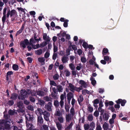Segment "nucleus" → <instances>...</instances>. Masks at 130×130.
Returning a JSON list of instances; mask_svg holds the SVG:
<instances>
[{
    "label": "nucleus",
    "mask_w": 130,
    "mask_h": 130,
    "mask_svg": "<svg viewBox=\"0 0 130 130\" xmlns=\"http://www.w3.org/2000/svg\"><path fill=\"white\" fill-rule=\"evenodd\" d=\"M6 121L0 120V130H9L10 129V125L7 124Z\"/></svg>",
    "instance_id": "1"
},
{
    "label": "nucleus",
    "mask_w": 130,
    "mask_h": 130,
    "mask_svg": "<svg viewBox=\"0 0 130 130\" xmlns=\"http://www.w3.org/2000/svg\"><path fill=\"white\" fill-rule=\"evenodd\" d=\"M29 91H30L29 90H28V92L25 90L22 89L21 91L20 92V95L18 97V99H21L22 100H24L25 99V98H26L28 94H29L30 93L31 91H30V93H29Z\"/></svg>",
    "instance_id": "2"
},
{
    "label": "nucleus",
    "mask_w": 130,
    "mask_h": 130,
    "mask_svg": "<svg viewBox=\"0 0 130 130\" xmlns=\"http://www.w3.org/2000/svg\"><path fill=\"white\" fill-rule=\"evenodd\" d=\"M109 116V113L108 112L105 111L104 112L103 114L101 115L100 116L99 119H100V121L101 122L103 121V119L104 121H107L108 119Z\"/></svg>",
    "instance_id": "3"
},
{
    "label": "nucleus",
    "mask_w": 130,
    "mask_h": 130,
    "mask_svg": "<svg viewBox=\"0 0 130 130\" xmlns=\"http://www.w3.org/2000/svg\"><path fill=\"white\" fill-rule=\"evenodd\" d=\"M17 105L19 109H18V111L20 112L23 113L24 111L23 108L24 107L22 101H20L17 103Z\"/></svg>",
    "instance_id": "4"
},
{
    "label": "nucleus",
    "mask_w": 130,
    "mask_h": 130,
    "mask_svg": "<svg viewBox=\"0 0 130 130\" xmlns=\"http://www.w3.org/2000/svg\"><path fill=\"white\" fill-rule=\"evenodd\" d=\"M68 85V87L70 88L69 90L72 92L74 93L75 90L77 92H79L78 88L74 86L71 83H69Z\"/></svg>",
    "instance_id": "5"
},
{
    "label": "nucleus",
    "mask_w": 130,
    "mask_h": 130,
    "mask_svg": "<svg viewBox=\"0 0 130 130\" xmlns=\"http://www.w3.org/2000/svg\"><path fill=\"white\" fill-rule=\"evenodd\" d=\"M29 44V42L28 40L27 39L24 40L23 41H21L20 42V46L23 48L26 47V46H27Z\"/></svg>",
    "instance_id": "6"
},
{
    "label": "nucleus",
    "mask_w": 130,
    "mask_h": 130,
    "mask_svg": "<svg viewBox=\"0 0 130 130\" xmlns=\"http://www.w3.org/2000/svg\"><path fill=\"white\" fill-rule=\"evenodd\" d=\"M43 115H44V118L45 120L47 121H48L49 120V117L50 116L49 112L46 110L44 111Z\"/></svg>",
    "instance_id": "7"
},
{
    "label": "nucleus",
    "mask_w": 130,
    "mask_h": 130,
    "mask_svg": "<svg viewBox=\"0 0 130 130\" xmlns=\"http://www.w3.org/2000/svg\"><path fill=\"white\" fill-rule=\"evenodd\" d=\"M11 11L10 17L11 18V21L13 22L15 20V15L16 12L15 10L13 9L11 10Z\"/></svg>",
    "instance_id": "8"
},
{
    "label": "nucleus",
    "mask_w": 130,
    "mask_h": 130,
    "mask_svg": "<svg viewBox=\"0 0 130 130\" xmlns=\"http://www.w3.org/2000/svg\"><path fill=\"white\" fill-rule=\"evenodd\" d=\"M64 98H65V96H64V95H63L62 93L60 96L61 100L60 102V104L61 106V108H63V106L64 102L63 101Z\"/></svg>",
    "instance_id": "9"
},
{
    "label": "nucleus",
    "mask_w": 130,
    "mask_h": 130,
    "mask_svg": "<svg viewBox=\"0 0 130 130\" xmlns=\"http://www.w3.org/2000/svg\"><path fill=\"white\" fill-rule=\"evenodd\" d=\"M79 84L81 85L80 87L82 88L83 87L85 88H86L87 86V85L86 83L84 80H81L79 81Z\"/></svg>",
    "instance_id": "10"
},
{
    "label": "nucleus",
    "mask_w": 130,
    "mask_h": 130,
    "mask_svg": "<svg viewBox=\"0 0 130 130\" xmlns=\"http://www.w3.org/2000/svg\"><path fill=\"white\" fill-rule=\"evenodd\" d=\"M118 102H119L118 104H121L122 106H124L125 104L126 103V101L125 100H122L121 99H119L117 100Z\"/></svg>",
    "instance_id": "11"
},
{
    "label": "nucleus",
    "mask_w": 130,
    "mask_h": 130,
    "mask_svg": "<svg viewBox=\"0 0 130 130\" xmlns=\"http://www.w3.org/2000/svg\"><path fill=\"white\" fill-rule=\"evenodd\" d=\"M52 103L51 102H49L47 104L45 105V107L46 109L49 111H51L52 110L51 107Z\"/></svg>",
    "instance_id": "12"
},
{
    "label": "nucleus",
    "mask_w": 130,
    "mask_h": 130,
    "mask_svg": "<svg viewBox=\"0 0 130 130\" xmlns=\"http://www.w3.org/2000/svg\"><path fill=\"white\" fill-rule=\"evenodd\" d=\"M4 117L5 119H2V120H4L6 121L7 124H10L11 123V120L9 118L8 115L4 114Z\"/></svg>",
    "instance_id": "13"
},
{
    "label": "nucleus",
    "mask_w": 130,
    "mask_h": 130,
    "mask_svg": "<svg viewBox=\"0 0 130 130\" xmlns=\"http://www.w3.org/2000/svg\"><path fill=\"white\" fill-rule=\"evenodd\" d=\"M25 26V23H24L22 24L20 29L19 30L17 31V33L15 34V36H16L19 35V34L21 33L22 32L23 30L24 29Z\"/></svg>",
    "instance_id": "14"
},
{
    "label": "nucleus",
    "mask_w": 130,
    "mask_h": 130,
    "mask_svg": "<svg viewBox=\"0 0 130 130\" xmlns=\"http://www.w3.org/2000/svg\"><path fill=\"white\" fill-rule=\"evenodd\" d=\"M69 58L66 55H64L63 57L62 58L61 61L63 63H65L66 62H67Z\"/></svg>",
    "instance_id": "15"
},
{
    "label": "nucleus",
    "mask_w": 130,
    "mask_h": 130,
    "mask_svg": "<svg viewBox=\"0 0 130 130\" xmlns=\"http://www.w3.org/2000/svg\"><path fill=\"white\" fill-rule=\"evenodd\" d=\"M43 38L44 40L47 42H49L50 40L49 37L47 36V34L46 33L43 34Z\"/></svg>",
    "instance_id": "16"
},
{
    "label": "nucleus",
    "mask_w": 130,
    "mask_h": 130,
    "mask_svg": "<svg viewBox=\"0 0 130 130\" xmlns=\"http://www.w3.org/2000/svg\"><path fill=\"white\" fill-rule=\"evenodd\" d=\"M54 115L56 116L59 117L62 115V113L60 111L59 109V108H57L56 109Z\"/></svg>",
    "instance_id": "17"
},
{
    "label": "nucleus",
    "mask_w": 130,
    "mask_h": 130,
    "mask_svg": "<svg viewBox=\"0 0 130 130\" xmlns=\"http://www.w3.org/2000/svg\"><path fill=\"white\" fill-rule=\"evenodd\" d=\"M18 95L15 93H12L11 95L10 99H12L13 100H16L17 98Z\"/></svg>",
    "instance_id": "18"
},
{
    "label": "nucleus",
    "mask_w": 130,
    "mask_h": 130,
    "mask_svg": "<svg viewBox=\"0 0 130 130\" xmlns=\"http://www.w3.org/2000/svg\"><path fill=\"white\" fill-rule=\"evenodd\" d=\"M72 92H69L67 94V99H71L73 98L74 94Z\"/></svg>",
    "instance_id": "19"
},
{
    "label": "nucleus",
    "mask_w": 130,
    "mask_h": 130,
    "mask_svg": "<svg viewBox=\"0 0 130 130\" xmlns=\"http://www.w3.org/2000/svg\"><path fill=\"white\" fill-rule=\"evenodd\" d=\"M54 104L56 109L58 108V107L59 105L60 102L57 100H55L54 101Z\"/></svg>",
    "instance_id": "20"
},
{
    "label": "nucleus",
    "mask_w": 130,
    "mask_h": 130,
    "mask_svg": "<svg viewBox=\"0 0 130 130\" xmlns=\"http://www.w3.org/2000/svg\"><path fill=\"white\" fill-rule=\"evenodd\" d=\"M37 95L40 96H43L45 95V93L43 91L39 90L37 92Z\"/></svg>",
    "instance_id": "21"
},
{
    "label": "nucleus",
    "mask_w": 130,
    "mask_h": 130,
    "mask_svg": "<svg viewBox=\"0 0 130 130\" xmlns=\"http://www.w3.org/2000/svg\"><path fill=\"white\" fill-rule=\"evenodd\" d=\"M35 54L40 55H41L42 53V49H40L37 50H35Z\"/></svg>",
    "instance_id": "22"
},
{
    "label": "nucleus",
    "mask_w": 130,
    "mask_h": 130,
    "mask_svg": "<svg viewBox=\"0 0 130 130\" xmlns=\"http://www.w3.org/2000/svg\"><path fill=\"white\" fill-rule=\"evenodd\" d=\"M94 78L92 77H91L90 78V80L91 81V83L94 86L96 84V81L95 80Z\"/></svg>",
    "instance_id": "23"
},
{
    "label": "nucleus",
    "mask_w": 130,
    "mask_h": 130,
    "mask_svg": "<svg viewBox=\"0 0 130 130\" xmlns=\"http://www.w3.org/2000/svg\"><path fill=\"white\" fill-rule=\"evenodd\" d=\"M38 122L40 124L43 123V119L41 116H39L38 117Z\"/></svg>",
    "instance_id": "24"
},
{
    "label": "nucleus",
    "mask_w": 130,
    "mask_h": 130,
    "mask_svg": "<svg viewBox=\"0 0 130 130\" xmlns=\"http://www.w3.org/2000/svg\"><path fill=\"white\" fill-rule=\"evenodd\" d=\"M15 113H16L17 112H15V110L14 109H13V110L9 109L8 111V114L10 115H14Z\"/></svg>",
    "instance_id": "25"
},
{
    "label": "nucleus",
    "mask_w": 130,
    "mask_h": 130,
    "mask_svg": "<svg viewBox=\"0 0 130 130\" xmlns=\"http://www.w3.org/2000/svg\"><path fill=\"white\" fill-rule=\"evenodd\" d=\"M56 125L58 130H61L62 128V125L59 122H56Z\"/></svg>",
    "instance_id": "26"
},
{
    "label": "nucleus",
    "mask_w": 130,
    "mask_h": 130,
    "mask_svg": "<svg viewBox=\"0 0 130 130\" xmlns=\"http://www.w3.org/2000/svg\"><path fill=\"white\" fill-rule=\"evenodd\" d=\"M108 52V50L107 48H104L102 51V54L103 56H104Z\"/></svg>",
    "instance_id": "27"
},
{
    "label": "nucleus",
    "mask_w": 130,
    "mask_h": 130,
    "mask_svg": "<svg viewBox=\"0 0 130 130\" xmlns=\"http://www.w3.org/2000/svg\"><path fill=\"white\" fill-rule=\"evenodd\" d=\"M71 116L70 114H68L66 116V120L67 122H69L71 119Z\"/></svg>",
    "instance_id": "28"
},
{
    "label": "nucleus",
    "mask_w": 130,
    "mask_h": 130,
    "mask_svg": "<svg viewBox=\"0 0 130 130\" xmlns=\"http://www.w3.org/2000/svg\"><path fill=\"white\" fill-rule=\"evenodd\" d=\"M113 102L112 101H110L109 102H106L105 103V106L106 107H108L109 106V105L110 106L113 105Z\"/></svg>",
    "instance_id": "29"
},
{
    "label": "nucleus",
    "mask_w": 130,
    "mask_h": 130,
    "mask_svg": "<svg viewBox=\"0 0 130 130\" xmlns=\"http://www.w3.org/2000/svg\"><path fill=\"white\" fill-rule=\"evenodd\" d=\"M45 103V102L42 100H38V103L41 106H43Z\"/></svg>",
    "instance_id": "30"
},
{
    "label": "nucleus",
    "mask_w": 130,
    "mask_h": 130,
    "mask_svg": "<svg viewBox=\"0 0 130 130\" xmlns=\"http://www.w3.org/2000/svg\"><path fill=\"white\" fill-rule=\"evenodd\" d=\"M26 124L27 127L28 129L31 130L32 129L33 125L32 124L27 123H26Z\"/></svg>",
    "instance_id": "31"
},
{
    "label": "nucleus",
    "mask_w": 130,
    "mask_h": 130,
    "mask_svg": "<svg viewBox=\"0 0 130 130\" xmlns=\"http://www.w3.org/2000/svg\"><path fill=\"white\" fill-rule=\"evenodd\" d=\"M98 111L100 112V115H102L105 112V110L103 109L101 107H99L98 108Z\"/></svg>",
    "instance_id": "32"
},
{
    "label": "nucleus",
    "mask_w": 130,
    "mask_h": 130,
    "mask_svg": "<svg viewBox=\"0 0 130 130\" xmlns=\"http://www.w3.org/2000/svg\"><path fill=\"white\" fill-rule=\"evenodd\" d=\"M12 67L13 69L15 71H17L19 69V66L15 64H13Z\"/></svg>",
    "instance_id": "33"
},
{
    "label": "nucleus",
    "mask_w": 130,
    "mask_h": 130,
    "mask_svg": "<svg viewBox=\"0 0 130 130\" xmlns=\"http://www.w3.org/2000/svg\"><path fill=\"white\" fill-rule=\"evenodd\" d=\"M57 87V89L58 91L60 92H62V90L63 89V88L62 86L60 85H58L56 86Z\"/></svg>",
    "instance_id": "34"
},
{
    "label": "nucleus",
    "mask_w": 130,
    "mask_h": 130,
    "mask_svg": "<svg viewBox=\"0 0 130 130\" xmlns=\"http://www.w3.org/2000/svg\"><path fill=\"white\" fill-rule=\"evenodd\" d=\"M36 41L34 39L33 37L31 38L30 39L29 42V44L31 45L35 43Z\"/></svg>",
    "instance_id": "35"
},
{
    "label": "nucleus",
    "mask_w": 130,
    "mask_h": 130,
    "mask_svg": "<svg viewBox=\"0 0 130 130\" xmlns=\"http://www.w3.org/2000/svg\"><path fill=\"white\" fill-rule=\"evenodd\" d=\"M87 119L89 121H92L93 119V117L92 114H89L88 116Z\"/></svg>",
    "instance_id": "36"
},
{
    "label": "nucleus",
    "mask_w": 130,
    "mask_h": 130,
    "mask_svg": "<svg viewBox=\"0 0 130 130\" xmlns=\"http://www.w3.org/2000/svg\"><path fill=\"white\" fill-rule=\"evenodd\" d=\"M58 119L60 123H62L63 122V117L62 116V115L61 116H59L58 118Z\"/></svg>",
    "instance_id": "37"
},
{
    "label": "nucleus",
    "mask_w": 130,
    "mask_h": 130,
    "mask_svg": "<svg viewBox=\"0 0 130 130\" xmlns=\"http://www.w3.org/2000/svg\"><path fill=\"white\" fill-rule=\"evenodd\" d=\"M79 99H78V100L79 104L80 105V103L82 102L84 100V98L83 96L81 95L79 96Z\"/></svg>",
    "instance_id": "38"
},
{
    "label": "nucleus",
    "mask_w": 130,
    "mask_h": 130,
    "mask_svg": "<svg viewBox=\"0 0 130 130\" xmlns=\"http://www.w3.org/2000/svg\"><path fill=\"white\" fill-rule=\"evenodd\" d=\"M7 103L9 106H11L14 104V102L13 100H9Z\"/></svg>",
    "instance_id": "39"
},
{
    "label": "nucleus",
    "mask_w": 130,
    "mask_h": 130,
    "mask_svg": "<svg viewBox=\"0 0 130 130\" xmlns=\"http://www.w3.org/2000/svg\"><path fill=\"white\" fill-rule=\"evenodd\" d=\"M73 125L72 122H71L69 125L65 128L66 130H70L72 128V126Z\"/></svg>",
    "instance_id": "40"
},
{
    "label": "nucleus",
    "mask_w": 130,
    "mask_h": 130,
    "mask_svg": "<svg viewBox=\"0 0 130 130\" xmlns=\"http://www.w3.org/2000/svg\"><path fill=\"white\" fill-rule=\"evenodd\" d=\"M42 129L43 130H48V127L46 125H43L42 127Z\"/></svg>",
    "instance_id": "41"
},
{
    "label": "nucleus",
    "mask_w": 130,
    "mask_h": 130,
    "mask_svg": "<svg viewBox=\"0 0 130 130\" xmlns=\"http://www.w3.org/2000/svg\"><path fill=\"white\" fill-rule=\"evenodd\" d=\"M50 85H51L57 86V85L56 83L53 80H50Z\"/></svg>",
    "instance_id": "42"
},
{
    "label": "nucleus",
    "mask_w": 130,
    "mask_h": 130,
    "mask_svg": "<svg viewBox=\"0 0 130 130\" xmlns=\"http://www.w3.org/2000/svg\"><path fill=\"white\" fill-rule=\"evenodd\" d=\"M88 110L90 112H92L93 110V108L91 106V105L90 104L88 105Z\"/></svg>",
    "instance_id": "43"
},
{
    "label": "nucleus",
    "mask_w": 130,
    "mask_h": 130,
    "mask_svg": "<svg viewBox=\"0 0 130 130\" xmlns=\"http://www.w3.org/2000/svg\"><path fill=\"white\" fill-rule=\"evenodd\" d=\"M64 72L65 73V75L66 76L68 77L70 75V72L68 70H66L64 71Z\"/></svg>",
    "instance_id": "44"
},
{
    "label": "nucleus",
    "mask_w": 130,
    "mask_h": 130,
    "mask_svg": "<svg viewBox=\"0 0 130 130\" xmlns=\"http://www.w3.org/2000/svg\"><path fill=\"white\" fill-rule=\"evenodd\" d=\"M45 59L44 57H39L38 58V61L40 62H43L45 61Z\"/></svg>",
    "instance_id": "45"
},
{
    "label": "nucleus",
    "mask_w": 130,
    "mask_h": 130,
    "mask_svg": "<svg viewBox=\"0 0 130 130\" xmlns=\"http://www.w3.org/2000/svg\"><path fill=\"white\" fill-rule=\"evenodd\" d=\"M6 19V15H3V16L2 18V21L3 25L5 22Z\"/></svg>",
    "instance_id": "46"
},
{
    "label": "nucleus",
    "mask_w": 130,
    "mask_h": 130,
    "mask_svg": "<svg viewBox=\"0 0 130 130\" xmlns=\"http://www.w3.org/2000/svg\"><path fill=\"white\" fill-rule=\"evenodd\" d=\"M69 22V20L67 19H66L65 20L63 24V25L65 27H67L68 26V23Z\"/></svg>",
    "instance_id": "47"
},
{
    "label": "nucleus",
    "mask_w": 130,
    "mask_h": 130,
    "mask_svg": "<svg viewBox=\"0 0 130 130\" xmlns=\"http://www.w3.org/2000/svg\"><path fill=\"white\" fill-rule=\"evenodd\" d=\"M59 75L58 74H56L53 75V77L54 80H57L59 78Z\"/></svg>",
    "instance_id": "48"
},
{
    "label": "nucleus",
    "mask_w": 130,
    "mask_h": 130,
    "mask_svg": "<svg viewBox=\"0 0 130 130\" xmlns=\"http://www.w3.org/2000/svg\"><path fill=\"white\" fill-rule=\"evenodd\" d=\"M82 46L85 48H88V44L87 43H86V42H83Z\"/></svg>",
    "instance_id": "49"
},
{
    "label": "nucleus",
    "mask_w": 130,
    "mask_h": 130,
    "mask_svg": "<svg viewBox=\"0 0 130 130\" xmlns=\"http://www.w3.org/2000/svg\"><path fill=\"white\" fill-rule=\"evenodd\" d=\"M56 93H51V94L52 97L55 99H58V97L57 95L55 94Z\"/></svg>",
    "instance_id": "50"
},
{
    "label": "nucleus",
    "mask_w": 130,
    "mask_h": 130,
    "mask_svg": "<svg viewBox=\"0 0 130 130\" xmlns=\"http://www.w3.org/2000/svg\"><path fill=\"white\" fill-rule=\"evenodd\" d=\"M84 127L85 130H88L90 127L89 125L88 124H85L84 125Z\"/></svg>",
    "instance_id": "51"
},
{
    "label": "nucleus",
    "mask_w": 130,
    "mask_h": 130,
    "mask_svg": "<svg viewBox=\"0 0 130 130\" xmlns=\"http://www.w3.org/2000/svg\"><path fill=\"white\" fill-rule=\"evenodd\" d=\"M90 126L91 127L90 128H92L93 129L95 127V124L93 122H92L90 124Z\"/></svg>",
    "instance_id": "52"
},
{
    "label": "nucleus",
    "mask_w": 130,
    "mask_h": 130,
    "mask_svg": "<svg viewBox=\"0 0 130 130\" xmlns=\"http://www.w3.org/2000/svg\"><path fill=\"white\" fill-rule=\"evenodd\" d=\"M103 127L104 129H107L108 128V124L105 123L103 125Z\"/></svg>",
    "instance_id": "53"
},
{
    "label": "nucleus",
    "mask_w": 130,
    "mask_h": 130,
    "mask_svg": "<svg viewBox=\"0 0 130 130\" xmlns=\"http://www.w3.org/2000/svg\"><path fill=\"white\" fill-rule=\"evenodd\" d=\"M80 60L81 62L84 63H85L87 61L86 58L84 57H81Z\"/></svg>",
    "instance_id": "54"
},
{
    "label": "nucleus",
    "mask_w": 130,
    "mask_h": 130,
    "mask_svg": "<svg viewBox=\"0 0 130 130\" xmlns=\"http://www.w3.org/2000/svg\"><path fill=\"white\" fill-rule=\"evenodd\" d=\"M117 101V100L116 101V103L117 104L115 105L114 107L116 108L119 109L120 108V104H118V103H119V102Z\"/></svg>",
    "instance_id": "55"
},
{
    "label": "nucleus",
    "mask_w": 130,
    "mask_h": 130,
    "mask_svg": "<svg viewBox=\"0 0 130 130\" xmlns=\"http://www.w3.org/2000/svg\"><path fill=\"white\" fill-rule=\"evenodd\" d=\"M37 111L39 112L40 116H41L43 114V111L42 110L39 108H38L37 109Z\"/></svg>",
    "instance_id": "56"
},
{
    "label": "nucleus",
    "mask_w": 130,
    "mask_h": 130,
    "mask_svg": "<svg viewBox=\"0 0 130 130\" xmlns=\"http://www.w3.org/2000/svg\"><path fill=\"white\" fill-rule=\"evenodd\" d=\"M69 66L71 70H74L75 69V67L74 65L72 63L69 64Z\"/></svg>",
    "instance_id": "57"
},
{
    "label": "nucleus",
    "mask_w": 130,
    "mask_h": 130,
    "mask_svg": "<svg viewBox=\"0 0 130 130\" xmlns=\"http://www.w3.org/2000/svg\"><path fill=\"white\" fill-rule=\"evenodd\" d=\"M69 108L70 107L68 105H65V109L66 110V111L67 112H69Z\"/></svg>",
    "instance_id": "58"
},
{
    "label": "nucleus",
    "mask_w": 130,
    "mask_h": 130,
    "mask_svg": "<svg viewBox=\"0 0 130 130\" xmlns=\"http://www.w3.org/2000/svg\"><path fill=\"white\" fill-rule=\"evenodd\" d=\"M17 9L19 11H21V12H24V14L25 13V12L24 11V10L21 7H18L17 8Z\"/></svg>",
    "instance_id": "59"
},
{
    "label": "nucleus",
    "mask_w": 130,
    "mask_h": 130,
    "mask_svg": "<svg viewBox=\"0 0 130 130\" xmlns=\"http://www.w3.org/2000/svg\"><path fill=\"white\" fill-rule=\"evenodd\" d=\"M93 115L96 117H98L99 115V111L97 110L95 111Z\"/></svg>",
    "instance_id": "60"
},
{
    "label": "nucleus",
    "mask_w": 130,
    "mask_h": 130,
    "mask_svg": "<svg viewBox=\"0 0 130 130\" xmlns=\"http://www.w3.org/2000/svg\"><path fill=\"white\" fill-rule=\"evenodd\" d=\"M50 55V53L48 52L47 51L45 53L44 55V57L46 58H48Z\"/></svg>",
    "instance_id": "61"
},
{
    "label": "nucleus",
    "mask_w": 130,
    "mask_h": 130,
    "mask_svg": "<svg viewBox=\"0 0 130 130\" xmlns=\"http://www.w3.org/2000/svg\"><path fill=\"white\" fill-rule=\"evenodd\" d=\"M57 53H54L52 57L53 59L55 60L56 58L57 57Z\"/></svg>",
    "instance_id": "62"
},
{
    "label": "nucleus",
    "mask_w": 130,
    "mask_h": 130,
    "mask_svg": "<svg viewBox=\"0 0 130 130\" xmlns=\"http://www.w3.org/2000/svg\"><path fill=\"white\" fill-rule=\"evenodd\" d=\"M96 130H102V128L100 125H96Z\"/></svg>",
    "instance_id": "63"
},
{
    "label": "nucleus",
    "mask_w": 130,
    "mask_h": 130,
    "mask_svg": "<svg viewBox=\"0 0 130 130\" xmlns=\"http://www.w3.org/2000/svg\"><path fill=\"white\" fill-rule=\"evenodd\" d=\"M27 108L28 110L31 111H32L34 110L33 107L31 105H28Z\"/></svg>",
    "instance_id": "64"
}]
</instances>
